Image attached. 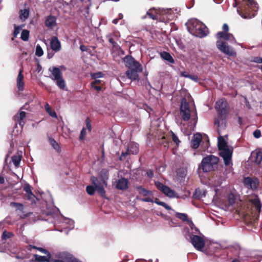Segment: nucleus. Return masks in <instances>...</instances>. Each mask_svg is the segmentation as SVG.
Instances as JSON below:
<instances>
[{
    "mask_svg": "<svg viewBox=\"0 0 262 262\" xmlns=\"http://www.w3.org/2000/svg\"><path fill=\"white\" fill-rule=\"evenodd\" d=\"M202 140V136L201 134L197 133L193 136L191 142V146L193 149H196L199 147L200 143Z\"/></svg>",
    "mask_w": 262,
    "mask_h": 262,
    "instance_id": "23",
    "label": "nucleus"
},
{
    "mask_svg": "<svg viewBox=\"0 0 262 262\" xmlns=\"http://www.w3.org/2000/svg\"><path fill=\"white\" fill-rule=\"evenodd\" d=\"M103 76V74L101 72L95 73H93L92 74V77L93 79H96L98 78L102 77Z\"/></svg>",
    "mask_w": 262,
    "mask_h": 262,
    "instance_id": "52",
    "label": "nucleus"
},
{
    "mask_svg": "<svg viewBox=\"0 0 262 262\" xmlns=\"http://www.w3.org/2000/svg\"><path fill=\"white\" fill-rule=\"evenodd\" d=\"M48 141L52 147L58 153L61 151L59 144L52 137H48Z\"/></svg>",
    "mask_w": 262,
    "mask_h": 262,
    "instance_id": "28",
    "label": "nucleus"
},
{
    "mask_svg": "<svg viewBox=\"0 0 262 262\" xmlns=\"http://www.w3.org/2000/svg\"><path fill=\"white\" fill-rule=\"evenodd\" d=\"M137 152H138V150H137V147H136V149H135V150H132V149H131V145H129V147L127 149L126 151L125 152H122L121 156H123V157H125L127 155H129V154H133V155H134V154H137Z\"/></svg>",
    "mask_w": 262,
    "mask_h": 262,
    "instance_id": "39",
    "label": "nucleus"
},
{
    "mask_svg": "<svg viewBox=\"0 0 262 262\" xmlns=\"http://www.w3.org/2000/svg\"><path fill=\"white\" fill-rule=\"evenodd\" d=\"M217 146L220 151L229 148L227 142L222 136L219 138Z\"/></svg>",
    "mask_w": 262,
    "mask_h": 262,
    "instance_id": "27",
    "label": "nucleus"
},
{
    "mask_svg": "<svg viewBox=\"0 0 262 262\" xmlns=\"http://www.w3.org/2000/svg\"><path fill=\"white\" fill-rule=\"evenodd\" d=\"M190 74L186 72H182L181 73V76L184 77L189 78L190 77Z\"/></svg>",
    "mask_w": 262,
    "mask_h": 262,
    "instance_id": "61",
    "label": "nucleus"
},
{
    "mask_svg": "<svg viewBox=\"0 0 262 262\" xmlns=\"http://www.w3.org/2000/svg\"><path fill=\"white\" fill-rule=\"evenodd\" d=\"M248 207L251 208L253 217L257 220L261 211V204L257 195L251 196L249 200Z\"/></svg>",
    "mask_w": 262,
    "mask_h": 262,
    "instance_id": "7",
    "label": "nucleus"
},
{
    "mask_svg": "<svg viewBox=\"0 0 262 262\" xmlns=\"http://www.w3.org/2000/svg\"><path fill=\"white\" fill-rule=\"evenodd\" d=\"M253 61L255 63H262V58L260 57H255L253 58Z\"/></svg>",
    "mask_w": 262,
    "mask_h": 262,
    "instance_id": "59",
    "label": "nucleus"
},
{
    "mask_svg": "<svg viewBox=\"0 0 262 262\" xmlns=\"http://www.w3.org/2000/svg\"><path fill=\"white\" fill-rule=\"evenodd\" d=\"M191 243L194 247L198 250L202 251L204 247L205 239L200 236L192 235L190 236Z\"/></svg>",
    "mask_w": 262,
    "mask_h": 262,
    "instance_id": "12",
    "label": "nucleus"
},
{
    "mask_svg": "<svg viewBox=\"0 0 262 262\" xmlns=\"http://www.w3.org/2000/svg\"><path fill=\"white\" fill-rule=\"evenodd\" d=\"M45 108L47 112H48L51 116L55 118L57 117L56 112L54 111H52L51 108L50 107L48 103H46V104L45 105Z\"/></svg>",
    "mask_w": 262,
    "mask_h": 262,
    "instance_id": "45",
    "label": "nucleus"
},
{
    "mask_svg": "<svg viewBox=\"0 0 262 262\" xmlns=\"http://www.w3.org/2000/svg\"><path fill=\"white\" fill-rule=\"evenodd\" d=\"M142 67L141 66V70H138L137 68L128 69L126 73L128 78L132 80L139 79L138 73L142 72Z\"/></svg>",
    "mask_w": 262,
    "mask_h": 262,
    "instance_id": "19",
    "label": "nucleus"
},
{
    "mask_svg": "<svg viewBox=\"0 0 262 262\" xmlns=\"http://www.w3.org/2000/svg\"><path fill=\"white\" fill-rule=\"evenodd\" d=\"M252 158L253 161L257 164H259L262 161V152L260 151H257L253 154Z\"/></svg>",
    "mask_w": 262,
    "mask_h": 262,
    "instance_id": "31",
    "label": "nucleus"
},
{
    "mask_svg": "<svg viewBox=\"0 0 262 262\" xmlns=\"http://www.w3.org/2000/svg\"><path fill=\"white\" fill-rule=\"evenodd\" d=\"M135 188L138 190L139 193L143 196L152 195V192L143 188L141 186H136Z\"/></svg>",
    "mask_w": 262,
    "mask_h": 262,
    "instance_id": "29",
    "label": "nucleus"
},
{
    "mask_svg": "<svg viewBox=\"0 0 262 262\" xmlns=\"http://www.w3.org/2000/svg\"><path fill=\"white\" fill-rule=\"evenodd\" d=\"M45 26L50 29H53L56 25V18L51 15L48 16L45 21Z\"/></svg>",
    "mask_w": 262,
    "mask_h": 262,
    "instance_id": "25",
    "label": "nucleus"
},
{
    "mask_svg": "<svg viewBox=\"0 0 262 262\" xmlns=\"http://www.w3.org/2000/svg\"><path fill=\"white\" fill-rule=\"evenodd\" d=\"M86 134V129L85 128H83L80 132V135L79 136V139L82 140L83 139L84 137L85 136Z\"/></svg>",
    "mask_w": 262,
    "mask_h": 262,
    "instance_id": "56",
    "label": "nucleus"
},
{
    "mask_svg": "<svg viewBox=\"0 0 262 262\" xmlns=\"http://www.w3.org/2000/svg\"><path fill=\"white\" fill-rule=\"evenodd\" d=\"M146 174L149 178H152L154 176V173L151 170H148L146 172Z\"/></svg>",
    "mask_w": 262,
    "mask_h": 262,
    "instance_id": "64",
    "label": "nucleus"
},
{
    "mask_svg": "<svg viewBox=\"0 0 262 262\" xmlns=\"http://www.w3.org/2000/svg\"><path fill=\"white\" fill-rule=\"evenodd\" d=\"M49 70L52 72V79L56 80L57 86L60 89L64 90L66 86V83L62 78V73L60 69L57 67H53L52 70L51 69Z\"/></svg>",
    "mask_w": 262,
    "mask_h": 262,
    "instance_id": "9",
    "label": "nucleus"
},
{
    "mask_svg": "<svg viewBox=\"0 0 262 262\" xmlns=\"http://www.w3.org/2000/svg\"><path fill=\"white\" fill-rule=\"evenodd\" d=\"M10 206L12 207H16L18 210L23 211V204L19 203H16V202H11L10 203Z\"/></svg>",
    "mask_w": 262,
    "mask_h": 262,
    "instance_id": "47",
    "label": "nucleus"
},
{
    "mask_svg": "<svg viewBox=\"0 0 262 262\" xmlns=\"http://www.w3.org/2000/svg\"><path fill=\"white\" fill-rule=\"evenodd\" d=\"M99 182L104 188L107 186V180L108 179V171L105 169H102L99 173Z\"/></svg>",
    "mask_w": 262,
    "mask_h": 262,
    "instance_id": "17",
    "label": "nucleus"
},
{
    "mask_svg": "<svg viewBox=\"0 0 262 262\" xmlns=\"http://www.w3.org/2000/svg\"><path fill=\"white\" fill-rule=\"evenodd\" d=\"M234 7L239 6L237 9L238 14L243 18L249 19L254 17L258 9L257 4L254 0H242L238 3V0H234Z\"/></svg>",
    "mask_w": 262,
    "mask_h": 262,
    "instance_id": "1",
    "label": "nucleus"
},
{
    "mask_svg": "<svg viewBox=\"0 0 262 262\" xmlns=\"http://www.w3.org/2000/svg\"><path fill=\"white\" fill-rule=\"evenodd\" d=\"M86 126L89 132H91L92 130V126L91 123V120L89 118H87L85 120Z\"/></svg>",
    "mask_w": 262,
    "mask_h": 262,
    "instance_id": "53",
    "label": "nucleus"
},
{
    "mask_svg": "<svg viewBox=\"0 0 262 262\" xmlns=\"http://www.w3.org/2000/svg\"><path fill=\"white\" fill-rule=\"evenodd\" d=\"M51 49L56 52H58L61 49V44L56 36H53L50 42Z\"/></svg>",
    "mask_w": 262,
    "mask_h": 262,
    "instance_id": "24",
    "label": "nucleus"
},
{
    "mask_svg": "<svg viewBox=\"0 0 262 262\" xmlns=\"http://www.w3.org/2000/svg\"><path fill=\"white\" fill-rule=\"evenodd\" d=\"M108 40L110 43H111L114 48L116 47L117 46V42L114 40V38L112 37L111 36H108Z\"/></svg>",
    "mask_w": 262,
    "mask_h": 262,
    "instance_id": "54",
    "label": "nucleus"
},
{
    "mask_svg": "<svg viewBox=\"0 0 262 262\" xmlns=\"http://www.w3.org/2000/svg\"><path fill=\"white\" fill-rule=\"evenodd\" d=\"M23 27L22 26H16L14 25V30L13 33V37L12 38V40H14V38L16 37L17 35L19 33Z\"/></svg>",
    "mask_w": 262,
    "mask_h": 262,
    "instance_id": "44",
    "label": "nucleus"
},
{
    "mask_svg": "<svg viewBox=\"0 0 262 262\" xmlns=\"http://www.w3.org/2000/svg\"><path fill=\"white\" fill-rule=\"evenodd\" d=\"M14 236V234L13 232H8L6 230L3 231L2 235V240H7V239L13 237Z\"/></svg>",
    "mask_w": 262,
    "mask_h": 262,
    "instance_id": "37",
    "label": "nucleus"
},
{
    "mask_svg": "<svg viewBox=\"0 0 262 262\" xmlns=\"http://www.w3.org/2000/svg\"><path fill=\"white\" fill-rule=\"evenodd\" d=\"M123 60L126 67L128 69L137 68L138 70H141L142 65L132 56L127 55L124 58Z\"/></svg>",
    "mask_w": 262,
    "mask_h": 262,
    "instance_id": "16",
    "label": "nucleus"
},
{
    "mask_svg": "<svg viewBox=\"0 0 262 262\" xmlns=\"http://www.w3.org/2000/svg\"><path fill=\"white\" fill-rule=\"evenodd\" d=\"M180 114L182 119L185 121H188L191 116L192 119L195 124L198 120L196 108L191 110L189 103L186 99H182L180 105Z\"/></svg>",
    "mask_w": 262,
    "mask_h": 262,
    "instance_id": "4",
    "label": "nucleus"
},
{
    "mask_svg": "<svg viewBox=\"0 0 262 262\" xmlns=\"http://www.w3.org/2000/svg\"><path fill=\"white\" fill-rule=\"evenodd\" d=\"M92 87L97 91H100L102 89L101 86L100 85H94L93 86H92Z\"/></svg>",
    "mask_w": 262,
    "mask_h": 262,
    "instance_id": "63",
    "label": "nucleus"
},
{
    "mask_svg": "<svg viewBox=\"0 0 262 262\" xmlns=\"http://www.w3.org/2000/svg\"><path fill=\"white\" fill-rule=\"evenodd\" d=\"M66 259L68 262H82L81 261L79 260L78 259L73 257L71 254L67 255Z\"/></svg>",
    "mask_w": 262,
    "mask_h": 262,
    "instance_id": "49",
    "label": "nucleus"
},
{
    "mask_svg": "<svg viewBox=\"0 0 262 262\" xmlns=\"http://www.w3.org/2000/svg\"><path fill=\"white\" fill-rule=\"evenodd\" d=\"M253 136L256 138H259L261 136V132L259 129H256L253 133Z\"/></svg>",
    "mask_w": 262,
    "mask_h": 262,
    "instance_id": "55",
    "label": "nucleus"
},
{
    "mask_svg": "<svg viewBox=\"0 0 262 262\" xmlns=\"http://www.w3.org/2000/svg\"><path fill=\"white\" fill-rule=\"evenodd\" d=\"M30 110V105H29V102H27L25 104V105H24L21 108H20V110Z\"/></svg>",
    "mask_w": 262,
    "mask_h": 262,
    "instance_id": "60",
    "label": "nucleus"
},
{
    "mask_svg": "<svg viewBox=\"0 0 262 262\" xmlns=\"http://www.w3.org/2000/svg\"><path fill=\"white\" fill-rule=\"evenodd\" d=\"M29 15V11L28 9H25L24 10H20L19 17L22 20H26Z\"/></svg>",
    "mask_w": 262,
    "mask_h": 262,
    "instance_id": "36",
    "label": "nucleus"
},
{
    "mask_svg": "<svg viewBox=\"0 0 262 262\" xmlns=\"http://www.w3.org/2000/svg\"><path fill=\"white\" fill-rule=\"evenodd\" d=\"M154 202L159 205L163 206L167 210H170L171 209V207L167 204L163 202L160 201L158 198H156L155 201H154Z\"/></svg>",
    "mask_w": 262,
    "mask_h": 262,
    "instance_id": "41",
    "label": "nucleus"
},
{
    "mask_svg": "<svg viewBox=\"0 0 262 262\" xmlns=\"http://www.w3.org/2000/svg\"><path fill=\"white\" fill-rule=\"evenodd\" d=\"M29 37V31L28 30H23L21 33L20 38L24 41H27Z\"/></svg>",
    "mask_w": 262,
    "mask_h": 262,
    "instance_id": "43",
    "label": "nucleus"
},
{
    "mask_svg": "<svg viewBox=\"0 0 262 262\" xmlns=\"http://www.w3.org/2000/svg\"><path fill=\"white\" fill-rule=\"evenodd\" d=\"M155 185L158 189L162 192L167 196L172 198L174 196V191L171 189L169 187L163 184L162 183L159 181H156L155 182Z\"/></svg>",
    "mask_w": 262,
    "mask_h": 262,
    "instance_id": "14",
    "label": "nucleus"
},
{
    "mask_svg": "<svg viewBox=\"0 0 262 262\" xmlns=\"http://www.w3.org/2000/svg\"><path fill=\"white\" fill-rule=\"evenodd\" d=\"M176 216L183 222H186L188 221V215L185 213L177 212L176 214Z\"/></svg>",
    "mask_w": 262,
    "mask_h": 262,
    "instance_id": "42",
    "label": "nucleus"
},
{
    "mask_svg": "<svg viewBox=\"0 0 262 262\" xmlns=\"http://www.w3.org/2000/svg\"><path fill=\"white\" fill-rule=\"evenodd\" d=\"M216 45L217 49L226 55L232 56L236 54L233 49L228 46L226 42L222 41L221 39H217Z\"/></svg>",
    "mask_w": 262,
    "mask_h": 262,
    "instance_id": "10",
    "label": "nucleus"
},
{
    "mask_svg": "<svg viewBox=\"0 0 262 262\" xmlns=\"http://www.w3.org/2000/svg\"><path fill=\"white\" fill-rule=\"evenodd\" d=\"M161 57L164 59V60L168 61L171 63H173L174 62V60L171 55L168 52L163 51L160 54Z\"/></svg>",
    "mask_w": 262,
    "mask_h": 262,
    "instance_id": "30",
    "label": "nucleus"
},
{
    "mask_svg": "<svg viewBox=\"0 0 262 262\" xmlns=\"http://www.w3.org/2000/svg\"><path fill=\"white\" fill-rule=\"evenodd\" d=\"M205 195L206 194L205 191L202 193L201 189L198 188L195 189V192L193 194L192 197L195 200H200L203 197H205Z\"/></svg>",
    "mask_w": 262,
    "mask_h": 262,
    "instance_id": "32",
    "label": "nucleus"
},
{
    "mask_svg": "<svg viewBox=\"0 0 262 262\" xmlns=\"http://www.w3.org/2000/svg\"><path fill=\"white\" fill-rule=\"evenodd\" d=\"M171 139L173 142H174L177 145H179V143L181 142L178 137L173 132H171Z\"/></svg>",
    "mask_w": 262,
    "mask_h": 262,
    "instance_id": "50",
    "label": "nucleus"
},
{
    "mask_svg": "<svg viewBox=\"0 0 262 262\" xmlns=\"http://www.w3.org/2000/svg\"><path fill=\"white\" fill-rule=\"evenodd\" d=\"M169 139L163 136L158 139L159 144L163 145L165 148H168L169 147Z\"/></svg>",
    "mask_w": 262,
    "mask_h": 262,
    "instance_id": "33",
    "label": "nucleus"
},
{
    "mask_svg": "<svg viewBox=\"0 0 262 262\" xmlns=\"http://www.w3.org/2000/svg\"><path fill=\"white\" fill-rule=\"evenodd\" d=\"M219 161V158L214 155H208L203 158L199 169H202L204 172L214 170Z\"/></svg>",
    "mask_w": 262,
    "mask_h": 262,
    "instance_id": "5",
    "label": "nucleus"
},
{
    "mask_svg": "<svg viewBox=\"0 0 262 262\" xmlns=\"http://www.w3.org/2000/svg\"><path fill=\"white\" fill-rule=\"evenodd\" d=\"M185 25L189 32L194 36L202 38L207 35L206 26L196 19L189 20Z\"/></svg>",
    "mask_w": 262,
    "mask_h": 262,
    "instance_id": "2",
    "label": "nucleus"
},
{
    "mask_svg": "<svg viewBox=\"0 0 262 262\" xmlns=\"http://www.w3.org/2000/svg\"><path fill=\"white\" fill-rule=\"evenodd\" d=\"M34 257L35 258V261L37 262H49V257H46L45 256H40L37 254H34Z\"/></svg>",
    "mask_w": 262,
    "mask_h": 262,
    "instance_id": "35",
    "label": "nucleus"
},
{
    "mask_svg": "<svg viewBox=\"0 0 262 262\" xmlns=\"http://www.w3.org/2000/svg\"><path fill=\"white\" fill-rule=\"evenodd\" d=\"M37 250H38L39 251L44 253V254H46L47 255V256L49 257V258H51V254H50V253L46 249L43 248H41V247H38L37 248Z\"/></svg>",
    "mask_w": 262,
    "mask_h": 262,
    "instance_id": "51",
    "label": "nucleus"
},
{
    "mask_svg": "<svg viewBox=\"0 0 262 262\" xmlns=\"http://www.w3.org/2000/svg\"><path fill=\"white\" fill-rule=\"evenodd\" d=\"M26 117V112L24 111H20L19 113L15 115L14 116V119L16 124H18L21 127H23L25 124L24 119Z\"/></svg>",
    "mask_w": 262,
    "mask_h": 262,
    "instance_id": "21",
    "label": "nucleus"
},
{
    "mask_svg": "<svg viewBox=\"0 0 262 262\" xmlns=\"http://www.w3.org/2000/svg\"><path fill=\"white\" fill-rule=\"evenodd\" d=\"M129 181L127 179L121 178L117 182L116 188L120 190H125L128 188Z\"/></svg>",
    "mask_w": 262,
    "mask_h": 262,
    "instance_id": "20",
    "label": "nucleus"
},
{
    "mask_svg": "<svg viewBox=\"0 0 262 262\" xmlns=\"http://www.w3.org/2000/svg\"><path fill=\"white\" fill-rule=\"evenodd\" d=\"M235 200L236 196L233 193H230L228 194V203L229 205L232 206L235 203Z\"/></svg>",
    "mask_w": 262,
    "mask_h": 262,
    "instance_id": "40",
    "label": "nucleus"
},
{
    "mask_svg": "<svg viewBox=\"0 0 262 262\" xmlns=\"http://www.w3.org/2000/svg\"><path fill=\"white\" fill-rule=\"evenodd\" d=\"M140 200L144 202H151L154 203V201L150 197H147L145 198L141 199Z\"/></svg>",
    "mask_w": 262,
    "mask_h": 262,
    "instance_id": "58",
    "label": "nucleus"
},
{
    "mask_svg": "<svg viewBox=\"0 0 262 262\" xmlns=\"http://www.w3.org/2000/svg\"><path fill=\"white\" fill-rule=\"evenodd\" d=\"M232 153L233 149L230 148L220 151L219 155L223 159L226 166L230 165L231 163Z\"/></svg>",
    "mask_w": 262,
    "mask_h": 262,
    "instance_id": "13",
    "label": "nucleus"
},
{
    "mask_svg": "<svg viewBox=\"0 0 262 262\" xmlns=\"http://www.w3.org/2000/svg\"><path fill=\"white\" fill-rule=\"evenodd\" d=\"M231 251L233 255L238 257L242 261L248 260L250 257L249 252L247 250L241 248L238 246L232 248Z\"/></svg>",
    "mask_w": 262,
    "mask_h": 262,
    "instance_id": "11",
    "label": "nucleus"
},
{
    "mask_svg": "<svg viewBox=\"0 0 262 262\" xmlns=\"http://www.w3.org/2000/svg\"><path fill=\"white\" fill-rule=\"evenodd\" d=\"M11 159L15 166L17 167L19 165L21 157L19 155H14L12 157Z\"/></svg>",
    "mask_w": 262,
    "mask_h": 262,
    "instance_id": "38",
    "label": "nucleus"
},
{
    "mask_svg": "<svg viewBox=\"0 0 262 262\" xmlns=\"http://www.w3.org/2000/svg\"><path fill=\"white\" fill-rule=\"evenodd\" d=\"M146 15L149 16V17L150 18H151V19H154V20H156L158 18V16L157 15H154L152 13H151L150 12V11H148L146 13Z\"/></svg>",
    "mask_w": 262,
    "mask_h": 262,
    "instance_id": "57",
    "label": "nucleus"
},
{
    "mask_svg": "<svg viewBox=\"0 0 262 262\" xmlns=\"http://www.w3.org/2000/svg\"><path fill=\"white\" fill-rule=\"evenodd\" d=\"M222 29L223 31H220L216 34L215 37L217 39H223L231 42H236L233 35L229 32V28L227 24H223Z\"/></svg>",
    "mask_w": 262,
    "mask_h": 262,
    "instance_id": "8",
    "label": "nucleus"
},
{
    "mask_svg": "<svg viewBox=\"0 0 262 262\" xmlns=\"http://www.w3.org/2000/svg\"><path fill=\"white\" fill-rule=\"evenodd\" d=\"M187 172V169L184 167H180L176 171L177 176L182 178H184L186 176Z\"/></svg>",
    "mask_w": 262,
    "mask_h": 262,
    "instance_id": "34",
    "label": "nucleus"
},
{
    "mask_svg": "<svg viewBox=\"0 0 262 262\" xmlns=\"http://www.w3.org/2000/svg\"><path fill=\"white\" fill-rule=\"evenodd\" d=\"M91 182L93 185H88L86 187V191L88 194L93 195L95 191L104 198H106L105 196V190L104 188L99 182V179L97 177L94 176L91 177Z\"/></svg>",
    "mask_w": 262,
    "mask_h": 262,
    "instance_id": "6",
    "label": "nucleus"
},
{
    "mask_svg": "<svg viewBox=\"0 0 262 262\" xmlns=\"http://www.w3.org/2000/svg\"><path fill=\"white\" fill-rule=\"evenodd\" d=\"M155 185L158 189L162 192L167 196L172 198L174 196V191L171 189L169 187L163 184L162 183L159 181H156L155 182Z\"/></svg>",
    "mask_w": 262,
    "mask_h": 262,
    "instance_id": "15",
    "label": "nucleus"
},
{
    "mask_svg": "<svg viewBox=\"0 0 262 262\" xmlns=\"http://www.w3.org/2000/svg\"><path fill=\"white\" fill-rule=\"evenodd\" d=\"M96 47L94 46H85L83 45H81L80 46V49L82 52H86L90 55H95L96 51H95Z\"/></svg>",
    "mask_w": 262,
    "mask_h": 262,
    "instance_id": "26",
    "label": "nucleus"
},
{
    "mask_svg": "<svg viewBox=\"0 0 262 262\" xmlns=\"http://www.w3.org/2000/svg\"><path fill=\"white\" fill-rule=\"evenodd\" d=\"M189 79H190L195 82H197L199 79L197 76H194V75H190Z\"/></svg>",
    "mask_w": 262,
    "mask_h": 262,
    "instance_id": "62",
    "label": "nucleus"
},
{
    "mask_svg": "<svg viewBox=\"0 0 262 262\" xmlns=\"http://www.w3.org/2000/svg\"><path fill=\"white\" fill-rule=\"evenodd\" d=\"M244 183L246 185L252 190H256L258 187L259 181L257 178L247 177L245 179Z\"/></svg>",
    "mask_w": 262,
    "mask_h": 262,
    "instance_id": "18",
    "label": "nucleus"
},
{
    "mask_svg": "<svg viewBox=\"0 0 262 262\" xmlns=\"http://www.w3.org/2000/svg\"><path fill=\"white\" fill-rule=\"evenodd\" d=\"M43 51L40 45H37L36 48L35 55L38 57L42 56Z\"/></svg>",
    "mask_w": 262,
    "mask_h": 262,
    "instance_id": "48",
    "label": "nucleus"
},
{
    "mask_svg": "<svg viewBox=\"0 0 262 262\" xmlns=\"http://www.w3.org/2000/svg\"><path fill=\"white\" fill-rule=\"evenodd\" d=\"M23 190L27 194L33 195V192L31 190V186L29 184H26L23 186Z\"/></svg>",
    "mask_w": 262,
    "mask_h": 262,
    "instance_id": "46",
    "label": "nucleus"
},
{
    "mask_svg": "<svg viewBox=\"0 0 262 262\" xmlns=\"http://www.w3.org/2000/svg\"><path fill=\"white\" fill-rule=\"evenodd\" d=\"M228 104L225 98H222L216 101L215 108L220 116V118L216 119L214 121L215 125L221 126L226 123V117L228 113Z\"/></svg>",
    "mask_w": 262,
    "mask_h": 262,
    "instance_id": "3",
    "label": "nucleus"
},
{
    "mask_svg": "<svg viewBox=\"0 0 262 262\" xmlns=\"http://www.w3.org/2000/svg\"><path fill=\"white\" fill-rule=\"evenodd\" d=\"M24 79L23 69L22 68L19 70L17 78V88L19 91H23L24 90Z\"/></svg>",
    "mask_w": 262,
    "mask_h": 262,
    "instance_id": "22",
    "label": "nucleus"
}]
</instances>
